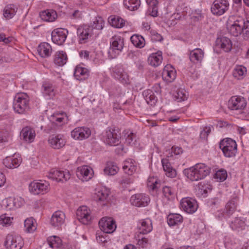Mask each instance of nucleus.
I'll use <instances>...</instances> for the list:
<instances>
[{
  "label": "nucleus",
  "instance_id": "nucleus-1",
  "mask_svg": "<svg viewBox=\"0 0 249 249\" xmlns=\"http://www.w3.org/2000/svg\"><path fill=\"white\" fill-rule=\"evenodd\" d=\"M227 28L229 33L235 36L243 34L249 36V20H245L241 17L230 16L227 21Z\"/></svg>",
  "mask_w": 249,
  "mask_h": 249
},
{
  "label": "nucleus",
  "instance_id": "nucleus-2",
  "mask_svg": "<svg viewBox=\"0 0 249 249\" xmlns=\"http://www.w3.org/2000/svg\"><path fill=\"white\" fill-rule=\"evenodd\" d=\"M185 176L192 181H198L204 178L210 173V168L206 164L199 163L183 171Z\"/></svg>",
  "mask_w": 249,
  "mask_h": 249
},
{
  "label": "nucleus",
  "instance_id": "nucleus-3",
  "mask_svg": "<svg viewBox=\"0 0 249 249\" xmlns=\"http://www.w3.org/2000/svg\"><path fill=\"white\" fill-rule=\"evenodd\" d=\"M105 24L104 20L101 17H97L93 21L91 27L87 25L79 27L77 29V34L79 36V41L80 44L85 43L89 37L93 34V29L97 30H102Z\"/></svg>",
  "mask_w": 249,
  "mask_h": 249
},
{
  "label": "nucleus",
  "instance_id": "nucleus-4",
  "mask_svg": "<svg viewBox=\"0 0 249 249\" xmlns=\"http://www.w3.org/2000/svg\"><path fill=\"white\" fill-rule=\"evenodd\" d=\"M13 108L18 114H25L30 109L29 98L25 93H19L15 96Z\"/></svg>",
  "mask_w": 249,
  "mask_h": 249
},
{
  "label": "nucleus",
  "instance_id": "nucleus-5",
  "mask_svg": "<svg viewBox=\"0 0 249 249\" xmlns=\"http://www.w3.org/2000/svg\"><path fill=\"white\" fill-rule=\"evenodd\" d=\"M236 142L231 138H225L219 143V147L224 155L227 158L234 157L237 151Z\"/></svg>",
  "mask_w": 249,
  "mask_h": 249
},
{
  "label": "nucleus",
  "instance_id": "nucleus-6",
  "mask_svg": "<svg viewBox=\"0 0 249 249\" xmlns=\"http://www.w3.org/2000/svg\"><path fill=\"white\" fill-rule=\"evenodd\" d=\"M111 76L124 85H128L130 83V77L127 72L121 64L116 65L110 69Z\"/></svg>",
  "mask_w": 249,
  "mask_h": 249
},
{
  "label": "nucleus",
  "instance_id": "nucleus-7",
  "mask_svg": "<svg viewBox=\"0 0 249 249\" xmlns=\"http://www.w3.org/2000/svg\"><path fill=\"white\" fill-rule=\"evenodd\" d=\"M25 204L24 199L20 196L9 197L2 200V206L7 211L14 210Z\"/></svg>",
  "mask_w": 249,
  "mask_h": 249
},
{
  "label": "nucleus",
  "instance_id": "nucleus-8",
  "mask_svg": "<svg viewBox=\"0 0 249 249\" xmlns=\"http://www.w3.org/2000/svg\"><path fill=\"white\" fill-rule=\"evenodd\" d=\"M120 134L117 130L109 128L103 136V140L107 145L116 146L120 143Z\"/></svg>",
  "mask_w": 249,
  "mask_h": 249
},
{
  "label": "nucleus",
  "instance_id": "nucleus-9",
  "mask_svg": "<svg viewBox=\"0 0 249 249\" xmlns=\"http://www.w3.org/2000/svg\"><path fill=\"white\" fill-rule=\"evenodd\" d=\"M30 192L34 195L44 194L50 190V185L46 181H33L29 186Z\"/></svg>",
  "mask_w": 249,
  "mask_h": 249
},
{
  "label": "nucleus",
  "instance_id": "nucleus-10",
  "mask_svg": "<svg viewBox=\"0 0 249 249\" xmlns=\"http://www.w3.org/2000/svg\"><path fill=\"white\" fill-rule=\"evenodd\" d=\"M101 230L105 233H112L116 229L115 221L110 217H104L99 221Z\"/></svg>",
  "mask_w": 249,
  "mask_h": 249
},
{
  "label": "nucleus",
  "instance_id": "nucleus-11",
  "mask_svg": "<svg viewBox=\"0 0 249 249\" xmlns=\"http://www.w3.org/2000/svg\"><path fill=\"white\" fill-rule=\"evenodd\" d=\"M76 216L77 219L83 224L88 225L91 222V211L86 206H82L77 209Z\"/></svg>",
  "mask_w": 249,
  "mask_h": 249
},
{
  "label": "nucleus",
  "instance_id": "nucleus-12",
  "mask_svg": "<svg viewBox=\"0 0 249 249\" xmlns=\"http://www.w3.org/2000/svg\"><path fill=\"white\" fill-rule=\"evenodd\" d=\"M4 245L7 249H21L23 242L21 236L9 234L6 236Z\"/></svg>",
  "mask_w": 249,
  "mask_h": 249
},
{
  "label": "nucleus",
  "instance_id": "nucleus-13",
  "mask_svg": "<svg viewBox=\"0 0 249 249\" xmlns=\"http://www.w3.org/2000/svg\"><path fill=\"white\" fill-rule=\"evenodd\" d=\"M229 8L228 0H215L211 6V11L214 15L220 16L223 15Z\"/></svg>",
  "mask_w": 249,
  "mask_h": 249
},
{
  "label": "nucleus",
  "instance_id": "nucleus-14",
  "mask_svg": "<svg viewBox=\"0 0 249 249\" xmlns=\"http://www.w3.org/2000/svg\"><path fill=\"white\" fill-rule=\"evenodd\" d=\"M180 205L181 208L188 213H194L198 208L196 200L189 197L182 198L180 202Z\"/></svg>",
  "mask_w": 249,
  "mask_h": 249
},
{
  "label": "nucleus",
  "instance_id": "nucleus-15",
  "mask_svg": "<svg viewBox=\"0 0 249 249\" xmlns=\"http://www.w3.org/2000/svg\"><path fill=\"white\" fill-rule=\"evenodd\" d=\"M90 135V129L86 126L77 127L71 131V137L75 140L82 141L86 139Z\"/></svg>",
  "mask_w": 249,
  "mask_h": 249
},
{
  "label": "nucleus",
  "instance_id": "nucleus-16",
  "mask_svg": "<svg viewBox=\"0 0 249 249\" xmlns=\"http://www.w3.org/2000/svg\"><path fill=\"white\" fill-rule=\"evenodd\" d=\"M68 33V30L64 28L55 29L52 33V40L54 44L62 45L66 40Z\"/></svg>",
  "mask_w": 249,
  "mask_h": 249
},
{
  "label": "nucleus",
  "instance_id": "nucleus-17",
  "mask_svg": "<svg viewBox=\"0 0 249 249\" xmlns=\"http://www.w3.org/2000/svg\"><path fill=\"white\" fill-rule=\"evenodd\" d=\"M48 143L50 146L54 149H59L64 147L66 141L64 137L61 134H53L49 136Z\"/></svg>",
  "mask_w": 249,
  "mask_h": 249
},
{
  "label": "nucleus",
  "instance_id": "nucleus-18",
  "mask_svg": "<svg viewBox=\"0 0 249 249\" xmlns=\"http://www.w3.org/2000/svg\"><path fill=\"white\" fill-rule=\"evenodd\" d=\"M150 201L149 196L145 194H136L130 198L131 204L137 207H145Z\"/></svg>",
  "mask_w": 249,
  "mask_h": 249
},
{
  "label": "nucleus",
  "instance_id": "nucleus-19",
  "mask_svg": "<svg viewBox=\"0 0 249 249\" xmlns=\"http://www.w3.org/2000/svg\"><path fill=\"white\" fill-rule=\"evenodd\" d=\"M76 176L82 181H88L93 177V171L89 166H82L77 169Z\"/></svg>",
  "mask_w": 249,
  "mask_h": 249
},
{
  "label": "nucleus",
  "instance_id": "nucleus-20",
  "mask_svg": "<svg viewBox=\"0 0 249 249\" xmlns=\"http://www.w3.org/2000/svg\"><path fill=\"white\" fill-rule=\"evenodd\" d=\"M49 178L56 181H64L70 179L71 175L69 171H60L53 169L49 172Z\"/></svg>",
  "mask_w": 249,
  "mask_h": 249
},
{
  "label": "nucleus",
  "instance_id": "nucleus-21",
  "mask_svg": "<svg viewBox=\"0 0 249 249\" xmlns=\"http://www.w3.org/2000/svg\"><path fill=\"white\" fill-rule=\"evenodd\" d=\"M246 105V100L241 96H232L229 101V107L231 110L243 109Z\"/></svg>",
  "mask_w": 249,
  "mask_h": 249
},
{
  "label": "nucleus",
  "instance_id": "nucleus-22",
  "mask_svg": "<svg viewBox=\"0 0 249 249\" xmlns=\"http://www.w3.org/2000/svg\"><path fill=\"white\" fill-rule=\"evenodd\" d=\"M21 162V157L16 154L11 157H7L3 160V164L9 169L18 168Z\"/></svg>",
  "mask_w": 249,
  "mask_h": 249
},
{
  "label": "nucleus",
  "instance_id": "nucleus-23",
  "mask_svg": "<svg viewBox=\"0 0 249 249\" xmlns=\"http://www.w3.org/2000/svg\"><path fill=\"white\" fill-rule=\"evenodd\" d=\"M176 77V71L171 65H167L164 68L162 73L163 80L167 83L172 82Z\"/></svg>",
  "mask_w": 249,
  "mask_h": 249
},
{
  "label": "nucleus",
  "instance_id": "nucleus-24",
  "mask_svg": "<svg viewBox=\"0 0 249 249\" xmlns=\"http://www.w3.org/2000/svg\"><path fill=\"white\" fill-rule=\"evenodd\" d=\"M109 191L106 188H103L95 190L93 196L94 200L104 205L107 202Z\"/></svg>",
  "mask_w": 249,
  "mask_h": 249
},
{
  "label": "nucleus",
  "instance_id": "nucleus-25",
  "mask_svg": "<svg viewBox=\"0 0 249 249\" xmlns=\"http://www.w3.org/2000/svg\"><path fill=\"white\" fill-rule=\"evenodd\" d=\"M65 214L61 211H57L52 215L50 223L54 227H59L64 223Z\"/></svg>",
  "mask_w": 249,
  "mask_h": 249
},
{
  "label": "nucleus",
  "instance_id": "nucleus-26",
  "mask_svg": "<svg viewBox=\"0 0 249 249\" xmlns=\"http://www.w3.org/2000/svg\"><path fill=\"white\" fill-rule=\"evenodd\" d=\"M230 226L232 230L238 231L244 230L247 227L246 219L241 217H235L230 222Z\"/></svg>",
  "mask_w": 249,
  "mask_h": 249
},
{
  "label": "nucleus",
  "instance_id": "nucleus-27",
  "mask_svg": "<svg viewBox=\"0 0 249 249\" xmlns=\"http://www.w3.org/2000/svg\"><path fill=\"white\" fill-rule=\"evenodd\" d=\"M21 139L28 143L32 142L35 138L36 133L34 129L29 127L23 128L20 133Z\"/></svg>",
  "mask_w": 249,
  "mask_h": 249
},
{
  "label": "nucleus",
  "instance_id": "nucleus-28",
  "mask_svg": "<svg viewBox=\"0 0 249 249\" xmlns=\"http://www.w3.org/2000/svg\"><path fill=\"white\" fill-rule=\"evenodd\" d=\"M123 169L125 174L131 176L136 172L137 163L132 159H127L124 162Z\"/></svg>",
  "mask_w": 249,
  "mask_h": 249
},
{
  "label": "nucleus",
  "instance_id": "nucleus-29",
  "mask_svg": "<svg viewBox=\"0 0 249 249\" xmlns=\"http://www.w3.org/2000/svg\"><path fill=\"white\" fill-rule=\"evenodd\" d=\"M42 93L47 99L53 98L56 94L54 86L51 83L45 82L42 85Z\"/></svg>",
  "mask_w": 249,
  "mask_h": 249
},
{
  "label": "nucleus",
  "instance_id": "nucleus-30",
  "mask_svg": "<svg viewBox=\"0 0 249 249\" xmlns=\"http://www.w3.org/2000/svg\"><path fill=\"white\" fill-rule=\"evenodd\" d=\"M138 228L141 233L144 234L150 232L153 229L151 220L146 218L140 220L139 222Z\"/></svg>",
  "mask_w": 249,
  "mask_h": 249
},
{
  "label": "nucleus",
  "instance_id": "nucleus-31",
  "mask_svg": "<svg viewBox=\"0 0 249 249\" xmlns=\"http://www.w3.org/2000/svg\"><path fill=\"white\" fill-rule=\"evenodd\" d=\"M162 54L161 51L152 53L148 58V64L154 67L159 66L161 63L162 60Z\"/></svg>",
  "mask_w": 249,
  "mask_h": 249
},
{
  "label": "nucleus",
  "instance_id": "nucleus-32",
  "mask_svg": "<svg viewBox=\"0 0 249 249\" xmlns=\"http://www.w3.org/2000/svg\"><path fill=\"white\" fill-rule=\"evenodd\" d=\"M161 163L166 175L171 178H175L177 175L176 170L174 169L167 159H163Z\"/></svg>",
  "mask_w": 249,
  "mask_h": 249
},
{
  "label": "nucleus",
  "instance_id": "nucleus-33",
  "mask_svg": "<svg viewBox=\"0 0 249 249\" xmlns=\"http://www.w3.org/2000/svg\"><path fill=\"white\" fill-rule=\"evenodd\" d=\"M89 75V71L85 68L80 66H77L75 69L74 76L79 81L87 79Z\"/></svg>",
  "mask_w": 249,
  "mask_h": 249
},
{
  "label": "nucleus",
  "instance_id": "nucleus-34",
  "mask_svg": "<svg viewBox=\"0 0 249 249\" xmlns=\"http://www.w3.org/2000/svg\"><path fill=\"white\" fill-rule=\"evenodd\" d=\"M237 206V199L234 197L230 199L226 204L224 213L227 216H231L236 211Z\"/></svg>",
  "mask_w": 249,
  "mask_h": 249
},
{
  "label": "nucleus",
  "instance_id": "nucleus-35",
  "mask_svg": "<svg viewBox=\"0 0 249 249\" xmlns=\"http://www.w3.org/2000/svg\"><path fill=\"white\" fill-rule=\"evenodd\" d=\"M40 17L42 20L47 22H53L57 17L56 12L53 10H46L40 13Z\"/></svg>",
  "mask_w": 249,
  "mask_h": 249
},
{
  "label": "nucleus",
  "instance_id": "nucleus-36",
  "mask_svg": "<svg viewBox=\"0 0 249 249\" xmlns=\"http://www.w3.org/2000/svg\"><path fill=\"white\" fill-rule=\"evenodd\" d=\"M68 60V57L66 52L63 51H58L54 58V63L58 66H62L66 64Z\"/></svg>",
  "mask_w": 249,
  "mask_h": 249
},
{
  "label": "nucleus",
  "instance_id": "nucleus-37",
  "mask_svg": "<svg viewBox=\"0 0 249 249\" xmlns=\"http://www.w3.org/2000/svg\"><path fill=\"white\" fill-rule=\"evenodd\" d=\"M183 217L178 213H170L167 217V222L170 226H174L183 222Z\"/></svg>",
  "mask_w": 249,
  "mask_h": 249
},
{
  "label": "nucleus",
  "instance_id": "nucleus-38",
  "mask_svg": "<svg viewBox=\"0 0 249 249\" xmlns=\"http://www.w3.org/2000/svg\"><path fill=\"white\" fill-rule=\"evenodd\" d=\"M17 10V7L14 4H11L6 6L3 11L4 17L7 19L12 18L15 15Z\"/></svg>",
  "mask_w": 249,
  "mask_h": 249
},
{
  "label": "nucleus",
  "instance_id": "nucleus-39",
  "mask_svg": "<svg viewBox=\"0 0 249 249\" xmlns=\"http://www.w3.org/2000/svg\"><path fill=\"white\" fill-rule=\"evenodd\" d=\"M247 73V70L245 67L242 65L236 66L232 71V75L234 78L238 80L243 79Z\"/></svg>",
  "mask_w": 249,
  "mask_h": 249
},
{
  "label": "nucleus",
  "instance_id": "nucleus-40",
  "mask_svg": "<svg viewBox=\"0 0 249 249\" xmlns=\"http://www.w3.org/2000/svg\"><path fill=\"white\" fill-rule=\"evenodd\" d=\"M142 95L148 104L152 106L157 102V97L151 89L144 90L142 92Z\"/></svg>",
  "mask_w": 249,
  "mask_h": 249
},
{
  "label": "nucleus",
  "instance_id": "nucleus-41",
  "mask_svg": "<svg viewBox=\"0 0 249 249\" xmlns=\"http://www.w3.org/2000/svg\"><path fill=\"white\" fill-rule=\"evenodd\" d=\"M47 243L52 248L61 249L62 247V241L58 236L53 235L47 239Z\"/></svg>",
  "mask_w": 249,
  "mask_h": 249
},
{
  "label": "nucleus",
  "instance_id": "nucleus-42",
  "mask_svg": "<svg viewBox=\"0 0 249 249\" xmlns=\"http://www.w3.org/2000/svg\"><path fill=\"white\" fill-rule=\"evenodd\" d=\"M204 55L203 51L199 48H196L190 53V59L193 62H200Z\"/></svg>",
  "mask_w": 249,
  "mask_h": 249
},
{
  "label": "nucleus",
  "instance_id": "nucleus-43",
  "mask_svg": "<svg viewBox=\"0 0 249 249\" xmlns=\"http://www.w3.org/2000/svg\"><path fill=\"white\" fill-rule=\"evenodd\" d=\"M51 119L53 123L61 125L67 121V115L64 112L56 113L52 116Z\"/></svg>",
  "mask_w": 249,
  "mask_h": 249
},
{
  "label": "nucleus",
  "instance_id": "nucleus-44",
  "mask_svg": "<svg viewBox=\"0 0 249 249\" xmlns=\"http://www.w3.org/2000/svg\"><path fill=\"white\" fill-rule=\"evenodd\" d=\"M160 186V181L156 177L150 176L147 180V186L149 190H156Z\"/></svg>",
  "mask_w": 249,
  "mask_h": 249
},
{
  "label": "nucleus",
  "instance_id": "nucleus-45",
  "mask_svg": "<svg viewBox=\"0 0 249 249\" xmlns=\"http://www.w3.org/2000/svg\"><path fill=\"white\" fill-rule=\"evenodd\" d=\"M119 168L117 164L112 161L107 163V166L104 169L105 174L109 176H113L117 173Z\"/></svg>",
  "mask_w": 249,
  "mask_h": 249
},
{
  "label": "nucleus",
  "instance_id": "nucleus-46",
  "mask_svg": "<svg viewBox=\"0 0 249 249\" xmlns=\"http://www.w3.org/2000/svg\"><path fill=\"white\" fill-rule=\"evenodd\" d=\"M124 5L130 11L137 10L141 5L140 0H124Z\"/></svg>",
  "mask_w": 249,
  "mask_h": 249
},
{
  "label": "nucleus",
  "instance_id": "nucleus-47",
  "mask_svg": "<svg viewBox=\"0 0 249 249\" xmlns=\"http://www.w3.org/2000/svg\"><path fill=\"white\" fill-rule=\"evenodd\" d=\"M25 231L27 232H33L36 229V223L33 218H27L24 221Z\"/></svg>",
  "mask_w": 249,
  "mask_h": 249
},
{
  "label": "nucleus",
  "instance_id": "nucleus-48",
  "mask_svg": "<svg viewBox=\"0 0 249 249\" xmlns=\"http://www.w3.org/2000/svg\"><path fill=\"white\" fill-rule=\"evenodd\" d=\"M109 23L112 26L116 28H122L125 25L124 20L119 17H110Z\"/></svg>",
  "mask_w": 249,
  "mask_h": 249
},
{
  "label": "nucleus",
  "instance_id": "nucleus-49",
  "mask_svg": "<svg viewBox=\"0 0 249 249\" xmlns=\"http://www.w3.org/2000/svg\"><path fill=\"white\" fill-rule=\"evenodd\" d=\"M215 43L217 47H232V45L231 40L226 36L218 37Z\"/></svg>",
  "mask_w": 249,
  "mask_h": 249
},
{
  "label": "nucleus",
  "instance_id": "nucleus-50",
  "mask_svg": "<svg viewBox=\"0 0 249 249\" xmlns=\"http://www.w3.org/2000/svg\"><path fill=\"white\" fill-rule=\"evenodd\" d=\"M131 41L135 47H144V38L141 36L134 35L130 38Z\"/></svg>",
  "mask_w": 249,
  "mask_h": 249
},
{
  "label": "nucleus",
  "instance_id": "nucleus-51",
  "mask_svg": "<svg viewBox=\"0 0 249 249\" xmlns=\"http://www.w3.org/2000/svg\"><path fill=\"white\" fill-rule=\"evenodd\" d=\"M189 97V94L184 89H178L175 94V99L178 102H183L187 100Z\"/></svg>",
  "mask_w": 249,
  "mask_h": 249
},
{
  "label": "nucleus",
  "instance_id": "nucleus-52",
  "mask_svg": "<svg viewBox=\"0 0 249 249\" xmlns=\"http://www.w3.org/2000/svg\"><path fill=\"white\" fill-rule=\"evenodd\" d=\"M111 47H123L124 45V38L120 36L115 35L110 41Z\"/></svg>",
  "mask_w": 249,
  "mask_h": 249
},
{
  "label": "nucleus",
  "instance_id": "nucleus-53",
  "mask_svg": "<svg viewBox=\"0 0 249 249\" xmlns=\"http://www.w3.org/2000/svg\"><path fill=\"white\" fill-rule=\"evenodd\" d=\"M13 217L8 216L7 214L0 215V224L2 226H9L13 221Z\"/></svg>",
  "mask_w": 249,
  "mask_h": 249
},
{
  "label": "nucleus",
  "instance_id": "nucleus-54",
  "mask_svg": "<svg viewBox=\"0 0 249 249\" xmlns=\"http://www.w3.org/2000/svg\"><path fill=\"white\" fill-rule=\"evenodd\" d=\"M38 54L41 57H47L51 55L52 53V48H37Z\"/></svg>",
  "mask_w": 249,
  "mask_h": 249
},
{
  "label": "nucleus",
  "instance_id": "nucleus-55",
  "mask_svg": "<svg viewBox=\"0 0 249 249\" xmlns=\"http://www.w3.org/2000/svg\"><path fill=\"white\" fill-rule=\"evenodd\" d=\"M228 175L227 171L224 169H220L218 170L214 175V178L219 181H223L227 178Z\"/></svg>",
  "mask_w": 249,
  "mask_h": 249
},
{
  "label": "nucleus",
  "instance_id": "nucleus-56",
  "mask_svg": "<svg viewBox=\"0 0 249 249\" xmlns=\"http://www.w3.org/2000/svg\"><path fill=\"white\" fill-rule=\"evenodd\" d=\"M162 193L168 199L174 198L175 196L173 190L170 187L167 186L162 188Z\"/></svg>",
  "mask_w": 249,
  "mask_h": 249
},
{
  "label": "nucleus",
  "instance_id": "nucleus-57",
  "mask_svg": "<svg viewBox=\"0 0 249 249\" xmlns=\"http://www.w3.org/2000/svg\"><path fill=\"white\" fill-rule=\"evenodd\" d=\"M118 48H109L107 50L108 56L110 59L116 58L119 53L122 51V49Z\"/></svg>",
  "mask_w": 249,
  "mask_h": 249
},
{
  "label": "nucleus",
  "instance_id": "nucleus-58",
  "mask_svg": "<svg viewBox=\"0 0 249 249\" xmlns=\"http://www.w3.org/2000/svg\"><path fill=\"white\" fill-rule=\"evenodd\" d=\"M127 136L125 138L126 142L129 144L133 145L135 144V142L136 141V134L133 132H127Z\"/></svg>",
  "mask_w": 249,
  "mask_h": 249
},
{
  "label": "nucleus",
  "instance_id": "nucleus-59",
  "mask_svg": "<svg viewBox=\"0 0 249 249\" xmlns=\"http://www.w3.org/2000/svg\"><path fill=\"white\" fill-rule=\"evenodd\" d=\"M11 138V134L8 131H3L0 134V143L8 142Z\"/></svg>",
  "mask_w": 249,
  "mask_h": 249
},
{
  "label": "nucleus",
  "instance_id": "nucleus-60",
  "mask_svg": "<svg viewBox=\"0 0 249 249\" xmlns=\"http://www.w3.org/2000/svg\"><path fill=\"white\" fill-rule=\"evenodd\" d=\"M151 40L152 41H161L163 40V37L160 34L158 33L156 31L151 30L150 31Z\"/></svg>",
  "mask_w": 249,
  "mask_h": 249
},
{
  "label": "nucleus",
  "instance_id": "nucleus-61",
  "mask_svg": "<svg viewBox=\"0 0 249 249\" xmlns=\"http://www.w3.org/2000/svg\"><path fill=\"white\" fill-rule=\"evenodd\" d=\"M211 132V127L209 126L205 127L200 134V138L202 140H206L208 136Z\"/></svg>",
  "mask_w": 249,
  "mask_h": 249
},
{
  "label": "nucleus",
  "instance_id": "nucleus-62",
  "mask_svg": "<svg viewBox=\"0 0 249 249\" xmlns=\"http://www.w3.org/2000/svg\"><path fill=\"white\" fill-rule=\"evenodd\" d=\"M96 240L99 243L103 244L107 242V238L105 236V232H100L96 233Z\"/></svg>",
  "mask_w": 249,
  "mask_h": 249
},
{
  "label": "nucleus",
  "instance_id": "nucleus-63",
  "mask_svg": "<svg viewBox=\"0 0 249 249\" xmlns=\"http://www.w3.org/2000/svg\"><path fill=\"white\" fill-rule=\"evenodd\" d=\"M149 244V240L145 237H142L137 239V244L142 248H144Z\"/></svg>",
  "mask_w": 249,
  "mask_h": 249
},
{
  "label": "nucleus",
  "instance_id": "nucleus-64",
  "mask_svg": "<svg viewBox=\"0 0 249 249\" xmlns=\"http://www.w3.org/2000/svg\"><path fill=\"white\" fill-rule=\"evenodd\" d=\"M208 189H210L207 184H202L201 183L199 185V190L202 194H206L208 192Z\"/></svg>",
  "mask_w": 249,
  "mask_h": 249
}]
</instances>
